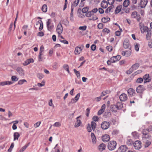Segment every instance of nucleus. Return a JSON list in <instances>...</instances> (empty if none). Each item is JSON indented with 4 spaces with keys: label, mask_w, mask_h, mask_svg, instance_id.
<instances>
[{
    "label": "nucleus",
    "mask_w": 152,
    "mask_h": 152,
    "mask_svg": "<svg viewBox=\"0 0 152 152\" xmlns=\"http://www.w3.org/2000/svg\"><path fill=\"white\" fill-rule=\"evenodd\" d=\"M11 79L13 81H16L18 80V78L16 76H13L11 77Z\"/></svg>",
    "instance_id": "79ce46f5"
},
{
    "label": "nucleus",
    "mask_w": 152,
    "mask_h": 152,
    "mask_svg": "<svg viewBox=\"0 0 152 152\" xmlns=\"http://www.w3.org/2000/svg\"><path fill=\"white\" fill-rule=\"evenodd\" d=\"M114 7V6L113 5H112L110 7H108L105 10V13H107L110 12H113V8Z\"/></svg>",
    "instance_id": "4be33fe9"
},
{
    "label": "nucleus",
    "mask_w": 152,
    "mask_h": 152,
    "mask_svg": "<svg viewBox=\"0 0 152 152\" xmlns=\"http://www.w3.org/2000/svg\"><path fill=\"white\" fill-rule=\"evenodd\" d=\"M13 83L11 81H5L0 82V86H4L6 85H10Z\"/></svg>",
    "instance_id": "aec40b11"
},
{
    "label": "nucleus",
    "mask_w": 152,
    "mask_h": 152,
    "mask_svg": "<svg viewBox=\"0 0 152 152\" xmlns=\"http://www.w3.org/2000/svg\"><path fill=\"white\" fill-rule=\"evenodd\" d=\"M88 10V8L87 7L83 8L82 10V12L83 13H86Z\"/></svg>",
    "instance_id": "a18cd8bd"
},
{
    "label": "nucleus",
    "mask_w": 152,
    "mask_h": 152,
    "mask_svg": "<svg viewBox=\"0 0 152 152\" xmlns=\"http://www.w3.org/2000/svg\"><path fill=\"white\" fill-rule=\"evenodd\" d=\"M53 68L55 69H57L58 68V63L56 62H54L53 64Z\"/></svg>",
    "instance_id": "09e8293b"
},
{
    "label": "nucleus",
    "mask_w": 152,
    "mask_h": 152,
    "mask_svg": "<svg viewBox=\"0 0 152 152\" xmlns=\"http://www.w3.org/2000/svg\"><path fill=\"white\" fill-rule=\"evenodd\" d=\"M45 82L43 81L42 82V83H37V85L38 86L42 87L43 86H44L45 85Z\"/></svg>",
    "instance_id": "0e129e2a"
},
{
    "label": "nucleus",
    "mask_w": 152,
    "mask_h": 152,
    "mask_svg": "<svg viewBox=\"0 0 152 152\" xmlns=\"http://www.w3.org/2000/svg\"><path fill=\"white\" fill-rule=\"evenodd\" d=\"M131 49L130 48L129 50L128 51H123L122 52L121 54L123 56H126V57H128L131 54Z\"/></svg>",
    "instance_id": "ddd939ff"
},
{
    "label": "nucleus",
    "mask_w": 152,
    "mask_h": 152,
    "mask_svg": "<svg viewBox=\"0 0 152 152\" xmlns=\"http://www.w3.org/2000/svg\"><path fill=\"white\" fill-rule=\"evenodd\" d=\"M132 135L135 138H137L138 136V134L136 132H133L132 133Z\"/></svg>",
    "instance_id": "052dcab7"
},
{
    "label": "nucleus",
    "mask_w": 152,
    "mask_h": 152,
    "mask_svg": "<svg viewBox=\"0 0 152 152\" xmlns=\"http://www.w3.org/2000/svg\"><path fill=\"white\" fill-rule=\"evenodd\" d=\"M116 143L115 141H110L108 143V148L110 150H113L116 148Z\"/></svg>",
    "instance_id": "f257e3e1"
},
{
    "label": "nucleus",
    "mask_w": 152,
    "mask_h": 152,
    "mask_svg": "<svg viewBox=\"0 0 152 152\" xmlns=\"http://www.w3.org/2000/svg\"><path fill=\"white\" fill-rule=\"evenodd\" d=\"M62 23L65 25H67L69 24V22L66 19L63 20L62 21Z\"/></svg>",
    "instance_id": "13d9d810"
},
{
    "label": "nucleus",
    "mask_w": 152,
    "mask_h": 152,
    "mask_svg": "<svg viewBox=\"0 0 152 152\" xmlns=\"http://www.w3.org/2000/svg\"><path fill=\"white\" fill-rule=\"evenodd\" d=\"M63 68L66 70L68 73H70L69 71V66L66 64H65L63 66Z\"/></svg>",
    "instance_id": "7c9ffc66"
},
{
    "label": "nucleus",
    "mask_w": 152,
    "mask_h": 152,
    "mask_svg": "<svg viewBox=\"0 0 152 152\" xmlns=\"http://www.w3.org/2000/svg\"><path fill=\"white\" fill-rule=\"evenodd\" d=\"M126 143L128 145H130L133 143V142L132 140H127Z\"/></svg>",
    "instance_id": "e2e57ef3"
},
{
    "label": "nucleus",
    "mask_w": 152,
    "mask_h": 152,
    "mask_svg": "<svg viewBox=\"0 0 152 152\" xmlns=\"http://www.w3.org/2000/svg\"><path fill=\"white\" fill-rule=\"evenodd\" d=\"M115 0H108V3L110 5H111L114 3Z\"/></svg>",
    "instance_id": "338daca9"
},
{
    "label": "nucleus",
    "mask_w": 152,
    "mask_h": 152,
    "mask_svg": "<svg viewBox=\"0 0 152 152\" xmlns=\"http://www.w3.org/2000/svg\"><path fill=\"white\" fill-rule=\"evenodd\" d=\"M91 138L92 143L95 144L96 142V137L93 133H91Z\"/></svg>",
    "instance_id": "5701e85b"
},
{
    "label": "nucleus",
    "mask_w": 152,
    "mask_h": 152,
    "mask_svg": "<svg viewBox=\"0 0 152 152\" xmlns=\"http://www.w3.org/2000/svg\"><path fill=\"white\" fill-rule=\"evenodd\" d=\"M129 0H125L123 3V6L125 7H127L129 5Z\"/></svg>",
    "instance_id": "473e14b6"
},
{
    "label": "nucleus",
    "mask_w": 152,
    "mask_h": 152,
    "mask_svg": "<svg viewBox=\"0 0 152 152\" xmlns=\"http://www.w3.org/2000/svg\"><path fill=\"white\" fill-rule=\"evenodd\" d=\"M108 91L107 90H106V91H103L101 94V97L102 96H105L107 94V92Z\"/></svg>",
    "instance_id": "6e6d98bb"
},
{
    "label": "nucleus",
    "mask_w": 152,
    "mask_h": 152,
    "mask_svg": "<svg viewBox=\"0 0 152 152\" xmlns=\"http://www.w3.org/2000/svg\"><path fill=\"white\" fill-rule=\"evenodd\" d=\"M92 16V17L89 19L90 20H95L98 19L97 17L95 15H94L93 14V15Z\"/></svg>",
    "instance_id": "e433bc0d"
},
{
    "label": "nucleus",
    "mask_w": 152,
    "mask_h": 152,
    "mask_svg": "<svg viewBox=\"0 0 152 152\" xmlns=\"http://www.w3.org/2000/svg\"><path fill=\"white\" fill-rule=\"evenodd\" d=\"M87 28V26H80L79 27V29L82 30V31H84Z\"/></svg>",
    "instance_id": "5fc2aeb1"
},
{
    "label": "nucleus",
    "mask_w": 152,
    "mask_h": 152,
    "mask_svg": "<svg viewBox=\"0 0 152 152\" xmlns=\"http://www.w3.org/2000/svg\"><path fill=\"white\" fill-rule=\"evenodd\" d=\"M123 47L125 49L129 48V49L130 48L131 49L129 41L128 39H126L124 40L123 43Z\"/></svg>",
    "instance_id": "6e6552de"
},
{
    "label": "nucleus",
    "mask_w": 152,
    "mask_h": 152,
    "mask_svg": "<svg viewBox=\"0 0 152 152\" xmlns=\"http://www.w3.org/2000/svg\"><path fill=\"white\" fill-rule=\"evenodd\" d=\"M90 125L91 126V127L92 130L93 131H94L96 128V123L94 122V121H92L91 122V124Z\"/></svg>",
    "instance_id": "bb28decb"
},
{
    "label": "nucleus",
    "mask_w": 152,
    "mask_h": 152,
    "mask_svg": "<svg viewBox=\"0 0 152 152\" xmlns=\"http://www.w3.org/2000/svg\"><path fill=\"white\" fill-rule=\"evenodd\" d=\"M73 70L77 77H80V72L77 71L75 69H74Z\"/></svg>",
    "instance_id": "ea45409f"
},
{
    "label": "nucleus",
    "mask_w": 152,
    "mask_h": 152,
    "mask_svg": "<svg viewBox=\"0 0 152 152\" xmlns=\"http://www.w3.org/2000/svg\"><path fill=\"white\" fill-rule=\"evenodd\" d=\"M107 3L106 1H103L101 3V7L103 8H106L107 7Z\"/></svg>",
    "instance_id": "cd10ccee"
},
{
    "label": "nucleus",
    "mask_w": 152,
    "mask_h": 152,
    "mask_svg": "<svg viewBox=\"0 0 152 152\" xmlns=\"http://www.w3.org/2000/svg\"><path fill=\"white\" fill-rule=\"evenodd\" d=\"M134 45L135 50L137 51H138L140 46V45L137 43H135L134 44Z\"/></svg>",
    "instance_id": "f704fd0d"
},
{
    "label": "nucleus",
    "mask_w": 152,
    "mask_h": 152,
    "mask_svg": "<svg viewBox=\"0 0 152 152\" xmlns=\"http://www.w3.org/2000/svg\"><path fill=\"white\" fill-rule=\"evenodd\" d=\"M141 142L139 140H137L133 143L135 149L139 150L141 148Z\"/></svg>",
    "instance_id": "20e7f679"
},
{
    "label": "nucleus",
    "mask_w": 152,
    "mask_h": 152,
    "mask_svg": "<svg viewBox=\"0 0 152 152\" xmlns=\"http://www.w3.org/2000/svg\"><path fill=\"white\" fill-rule=\"evenodd\" d=\"M122 6L121 5H120L118 6L115 10V13L116 14L118 13L121 10L122 8Z\"/></svg>",
    "instance_id": "a878e982"
},
{
    "label": "nucleus",
    "mask_w": 152,
    "mask_h": 152,
    "mask_svg": "<svg viewBox=\"0 0 152 152\" xmlns=\"http://www.w3.org/2000/svg\"><path fill=\"white\" fill-rule=\"evenodd\" d=\"M120 100L121 101L124 102L127 99V96L126 94L123 93L121 94L119 96Z\"/></svg>",
    "instance_id": "9d476101"
},
{
    "label": "nucleus",
    "mask_w": 152,
    "mask_h": 152,
    "mask_svg": "<svg viewBox=\"0 0 152 152\" xmlns=\"http://www.w3.org/2000/svg\"><path fill=\"white\" fill-rule=\"evenodd\" d=\"M105 146L104 144L102 143L98 146V149L99 151L100 152L102 151L105 149Z\"/></svg>",
    "instance_id": "393cba45"
},
{
    "label": "nucleus",
    "mask_w": 152,
    "mask_h": 152,
    "mask_svg": "<svg viewBox=\"0 0 152 152\" xmlns=\"http://www.w3.org/2000/svg\"><path fill=\"white\" fill-rule=\"evenodd\" d=\"M79 0H75L74 2V4L72 5L75 7L77 6L79 2Z\"/></svg>",
    "instance_id": "bf43d9fd"
},
{
    "label": "nucleus",
    "mask_w": 152,
    "mask_h": 152,
    "mask_svg": "<svg viewBox=\"0 0 152 152\" xmlns=\"http://www.w3.org/2000/svg\"><path fill=\"white\" fill-rule=\"evenodd\" d=\"M107 49L110 52L112 50V47L111 46H107L106 47Z\"/></svg>",
    "instance_id": "774afa93"
},
{
    "label": "nucleus",
    "mask_w": 152,
    "mask_h": 152,
    "mask_svg": "<svg viewBox=\"0 0 152 152\" xmlns=\"http://www.w3.org/2000/svg\"><path fill=\"white\" fill-rule=\"evenodd\" d=\"M82 50V49L81 48V47H76L75 50V53L76 55H78L81 52Z\"/></svg>",
    "instance_id": "f3484780"
},
{
    "label": "nucleus",
    "mask_w": 152,
    "mask_h": 152,
    "mask_svg": "<svg viewBox=\"0 0 152 152\" xmlns=\"http://www.w3.org/2000/svg\"><path fill=\"white\" fill-rule=\"evenodd\" d=\"M37 77L40 79H42L44 77V75L41 73H38L37 75Z\"/></svg>",
    "instance_id": "c03bdc74"
},
{
    "label": "nucleus",
    "mask_w": 152,
    "mask_h": 152,
    "mask_svg": "<svg viewBox=\"0 0 152 152\" xmlns=\"http://www.w3.org/2000/svg\"><path fill=\"white\" fill-rule=\"evenodd\" d=\"M51 20L50 19H48L46 23L47 28L49 31H51L54 27L53 24H51Z\"/></svg>",
    "instance_id": "423d86ee"
},
{
    "label": "nucleus",
    "mask_w": 152,
    "mask_h": 152,
    "mask_svg": "<svg viewBox=\"0 0 152 152\" xmlns=\"http://www.w3.org/2000/svg\"><path fill=\"white\" fill-rule=\"evenodd\" d=\"M143 79L141 77L138 78L137 80V82L139 83H141L143 81Z\"/></svg>",
    "instance_id": "603ef678"
},
{
    "label": "nucleus",
    "mask_w": 152,
    "mask_h": 152,
    "mask_svg": "<svg viewBox=\"0 0 152 152\" xmlns=\"http://www.w3.org/2000/svg\"><path fill=\"white\" fill-rule=\"evenodd\" d=\"M145 90V88L143 86L140 85L137 88L136 91L138 93H141Z\"/></svg>",
    "instance_id": "9b49d317"
},
{
    "label": "nucleus",
    "mask_w": 152,
    "mask_h": 152,
    "mask_svg": "<svg viewBox=\"0 0 152 152\" xmlns=\"http://www.w3.org/2000/svg\"><path fill=\"white\" fill-rule=\"evenodd\" d=\"M61 124L59 122H56L54 124L53 126L55 127H59L61 126Z\"/></svg>",
    "instance_id": "680f3d73"
},
{
    "label": "nucleus",
    "mask_w": 152,
    "mask_h": 152,
    "mask_svg": "<svg viewBox=\"0 0 152 152\" xmlns=\"http://www.w3.org/2000/svg\"><path fill=\"white\" fill-rule=\"evenodd\" d=\"M80 93H79L76 95L75 98H74L76 102H77L78 100L80 97Z\"/></svg>",
    "instance_id": "8fccbe9b"
},
{
    "label": "nucleus",
    "mask_w": 152,
    "mask_h": 152,
    "mask_svg": "<svg viewBox=\"0 0 152 152\" xmlns=\"http://www.w3.org/2000/svg\"><path fill=\"white\" fill-rule=\"evenodd\" d=\"M81 117V116H79L77 117L76 118V123H75V127H77L80 126L81 124H82V122L79 119V118Z\"/></svg>",
    "instance_id": "f8f14e48"
},
{
    "label": "nucleus",
    "mask_w": 152,
    "mask_h": 152,
    "mask_svg": "<svg viewBox=\"0 0 152 152\" xmlns=\"http://www.w3.org/2000/svg\"><path fill=\"white\" fill-rule=\"evenodd\" d=\"M148 2L147 0H141L140 3V5L141 8L145 7Z\"/></svg>",
    "instance_id": "6ab92c4d"
},
{
    "label": "nucleus",
    "mask_w": 152,
    "mask_h": 152,
    "mask_svg": "<svg viewBox=\"0 0 152 152\" xmlns=\"http://www.w3.org/2000/svg\"><path fill=\"white\" fill-rule=\"evenodd\" d=\"M110 20V18H103L101 19L102 22L104 23H106Z\"/></svg>",
    "instance_id": "2f4dec72"
},
{
    "label": "nucleus",
    "mask_w": 152,
    "mask_h": 152,
    "mask_svg": "<svg viewBox=\"0 0 152 152\" xmlns=\"http://www.w3.org/2000/svg\"><path fill=\"white\" fill-rule=\"evenodd\" d=\"M43 55L42 53H39L38 56V60L39 61H42V56Z\"/></svg>",
    "instance_id": "4d7b16f0"
},
{
    "label": "nucleus",
    "mask_w": 152,
    "mask_h": 152,
    "mask_svg": "<svg viewBox=\"0 0 152 152\" xmlns=\"http://www.w3.org/2000/svg\"><path fill=\"white\" fill-rule=\"evenodd\" d=\"M26 82V80L25 79L21 80L18 81V84L19 85H22L24 82Z\"/></svg>",
    "instance_id": "58836bf2"
},
{
    "label": "nucleus",
    "mask_w": 152,
    "mask_h": 152,
    "mask_svg": "<svg viewBox=\"0 0 152 152\" xmlns=\"http://www.w3.org/2000/svg\"><path fill=\"white\" fill-rule=\"evenodd\" d=\"M93 15V14L91 11L88 12L86 14V16L88 17H91Z\"/></svg>",
    "instance_id": "4c0bfd02"
},
{
    "label": "nucleus",
    "mask_w": 152,
    "mask_h": 152,
    "mask_svg": "<svg viewBox=\"0 0 152 152\" xmlns=\"http://www.w3.org/2000/svg\"><path fill=\"white\" fill-rule=\"evenodd\" d=\"M17 72L21 76H23L25 75V71L21 67H18L16 69Z\"/></svg>",
    "instance_id": "0eeeda50"
},
{
    "label": "nucleus",
    "mask_w": 152,
    "mask_h": 152,
    "mask_svg": "<svg viewBox=\"0 0 152 152\" xmlns=\"http://www.w3.org/2000/svg\"><path fill=\"white\" fill-rule=\"evenodd\" d=\"M151 142L150 141H148L145 144L144 147L145 148L148 147L151 144Z\"/></svg>",
    "instance_id": "3c124183"
},
{
    "label": "nucleus",
    "mask_w": 152,
    "mask_h": 152,
    "mask_svg": "<svg viewBox=\"0 0 152 152\" xmlns=\"http://www.w3.org/2000/svg\"><path fill=\"white\" fill-rule=\"evenodd\" d=\"M56 31L59 35H60L62 33L63 28L62 25L61 23H59L58 24L56 28Z\"/></svg>",
    "instance_id": "7ed1b4c3"
},
{
    "label": "nucleus",
    "mask_w": 152,
    "mask_h": 152,
    "mask_svg": "<svg viewBox=\"0 0 152 152\" xmlns=\"http://www.w3.org/2000/svg\"><path fill=\"white\" fill-rule=\"evenodd\" d=\"M110 137L109 135L105 134L102 137V140L104 142H107L110 140Z\"/></svg>",
    "instance_id": "a211bd4d"
},
{
    "label": "nucleus",
    "mask_w": 152,
    "mask_h": 152,
    "mask_svg": "<svg viewBox=\"0 0 152 152\" xmlns=\"http://www.w3.org/2000/svg\"><path fill=\"white\" fill-rule=\"evenodd\" d=\"M91 128L90 124H88L87 127V129L88 132H90L91 131Z\"/></svg>",
    "instance_id": "de8ad7c7"
},
{
    "label": "nucleus",
    "mask_w": 152,
    "mask_h": 152,
    "mask_svg": "<svg viewBox=\"0 0 152 152\" xmlns=\"http://www.w3.org/2000/svg\"><path fill=\"white\" fill-rule=\"evenodd\" d=\"M147 34L146 35V39L147 40H149L151 38V29L149 30L148 31L146 32Z\"/></svg>",
    "instance_id": "b1692460"
},
{
    "label": "nucleus",
    "mask_w": 152,
    "mask_h": 152,
    "mask_svg": "<svg viewBox=\"0 0 152 152\" xmlns=\"http://www.w3.org/2000/svg\"><path fill=\"white\" fill-rule=\"evenodd\" d=\"M41 123V121H39V122H37L36 124H35L34 125V127L35 128H37V127H38L39 126Z\"/></svg>",
    "instance_id": "864d4df0"
},
{
    "label": "nucleus",
    "mask_w": 152,
    "mask_h": 152,
    "mask_svg": "<svg viewBox=\"0 0 152 152\" xmlns=\"http://www.w3.org/2000/svg\"><path fill=\"white\" fill-rule=\"evenodd\" d=\"M110 126V124L109 122L104 121L101 124V127L102 129L105 130L108 129Z\"/></svg>",
    "instance_id": "39448f33"
},
{
    "label": "nucleus",
    "mask_w": 152,
    "mask_h": 152,
    "mask_svg": "<svg viewBox=\"0 0 152 152\" xmlns=\"http://www.w3.org/2000/svg\"><path fill=\"white\" fill-rule=\"evenodd\" d=\"M139 66V64H136L133 65L131 67L133 70H135L138 69Z\"/></svg>",
    "instance_id": "c756f323"
},
{
    "label": "nucleus",
    "mask_w": 152,
    "mask_h": 152,
    "mask_svg": "<svg viewBox=\"0 0 152 152\" xmlns=\"http://www.w3.org/2000/svg\"><path fill=\"white\" fill-rule=\"evenodd\" d=\"M149 75L146 74L143 77V79L144 80V83L149 82L151 81V79L149 78Z\"/></svg>",
    "instance_id": "dca6fc26"
},
{
    "label": "nucleus",
    "mask_w": 152,
    "mask_h": 152,
    "mask_svg": "<svg viewBox=\"0 0 152 152\" xmlns=\"http://www.w3.org/2000/svg\"><path fill=\"white\" fill-rule=\"evenodd\" d=\"M137 12H133L132 14V17L133 18H135L137 16Z\"/></svg>",
    "instance_id": "37998d69"
},
{
    "label": "nucleus",
    "mask_w": 152,
    "mask_h": 152,
    "mask_svg": "<svg viewBox=\"0 0 152 152\" xmlns=\"http://www.w3.org/2000/svg\"><path fill=\"white\" fill-rule=\"evenodd\" d=\"M29 144L30 143H28L26 145L24 146L23 147L21 148V149L19 151H21V152H23V151H24L28 146Z\"/></svg>",
    "instance_id": "c9c22d12"
},
{
    "label": "nucleus",
    "mask_w": 152,
    "mask_h": 152,
    "mask_svg": "<svg viewBox=\"0 0 152 152\" xmlns=\"http://www.w3.org/2000/svg\"><path fill=\"white\" fill-rule=\"evenodd\" d=\"M42 11L44 12H47V6L46 4H44L42 8Z\"/></svg>",
    "instance_id": "72a5a7b5"
},
{
    "label": "nucleus",
    "mask_w": 152,
    "mask_h": 152,
    "mask_svg": "<svg viewBox=\"0 0 152 152\" xmlns=\"http://www.w3.org/2000/svg\"><path fill=\"white\" fill-rule=\"evenodd\" d=\"M90 110V108H87L86 110V114L87 117H88L89 116Z\"/></svg>",
    "instance_id": "69168bd1"
},
{
    "label": "nucleus",
    "mask_w": 152,
    "mask_h": 152,
    "mask_svg": "<svg viewBox=\"0 0 152 152\" xmlns=\"http://www.w3.org/2000/svg\"><path fill=\"white\" fill-rule=\"evenodd\" d=\"M31 60L28 59L26 60L25 62L23 63V65L24 66H26L29 64L30 63H31V61H30Z\"/></svg>",
    "instance_id": "a19ab883"
},
{
    "label": "nucleus",
    "mask_w": 152,
    "mask_h": 152,
    "mask_svg": "<svg viewBox=\"0 0 152 152\" xmlns=\"http://www.w3.org/2000/svg\"><path fill=\"white\" fill-rule=\"evenodd\" d=\"M121 56L120 55H117L116 56H113L110 58V60L112 63L115 62L117 61H118L121 58Z\"/></svg>",
    "instance_id": "1a4fd4ad"
},
{
    "label": "nucleus",
    "mask_w": 152,
    "mask_h": 152,
    "mask_svg": "<svg viewBox=\"0 0 152 152\" xmlns=\"http://www.w3.org/2000/svg\"><path fill=\"white\" fill-rule=\"evenodd\" d=\"M77 102L75 100L74 98H72L71 99V101L68 103V105H70L74 103H75Z\"/></svg>",
    "instance_id": "49530a36"
},
{
    "label": "nucleus",
    "mask_w": 152,
    "mask_h": 152,
    "mask_svg": "<svg viewBox=\"0 0 152 152\" xmlns=\"http://www.w3.org/2000/svg\"><path fill=\"white\" fill-rule=\"evenodd\" d=\"M128 94L130 96H134L135 93V91L132 88H129L127 91Z\"/></svg>",
    "instance_id": "412c9836"
},
{
    "label": "nucleus",
    "mask_w": 152,
    "mask_h": 152,
    "mask_svg": "<svg viewBox=\"0 0 152 152\" xmlns=\"http://www.w3.org/2000/svg\"><path fill=\"white\" fill-rule=\"evenodd\" d=\"M122 107V104H120L119 106H118V104L113 105L112 107H110V110L112 112H116L117 110H115V109H116L117 110H118L121 109Z\"/></svg>",
    "instance_id": "f03ea898"
},
{
    "label": "nucleus",
    "mask_w": 152,
    "mask_h": 152,
    "mask_svg": "<svg viewBox=\"0 0 152 152\" xmlns=\"http://www.w3.org/2000/svg\"><path fill=\"white\" fill-rule=\"evenodd\" d=\"M127 149V148L126 145H121L118 150L120 152H126Z\"/></svg>",
    "instance_id": "2eb2a0df"
},
{
    "label": "nucleus",
    "mask_w": 152,
    "mask_h": 152,
    "mask_svg": "<svg viewBox=\"0 0 152 152\" xmlns=\"http://www.w3.org/2000/svg\"><path fill=\"white\" fill-rule=\"evenodd\" d=\"M140 29L142 33H144L148 31L149 29L147 26H140Z\"/></svg>",
    "instance_id": "4468645a"
},
{
    "label": "nucleus",
    "mask_w": 152,
    "mask_h": 152,
    "mask_svg": "<svg viewBox=\"0 0 152 152\" xmlns=\"http://www.w3.org/2000/svg\"><path fill=\"white\" fill-rule=\"evenodd\" d=\"M14 140H18V137L20 136V134L18 132H15L14 134Z\"/></svg>",
    "instance_id": "c85d7f7f"
}]
</instances>
